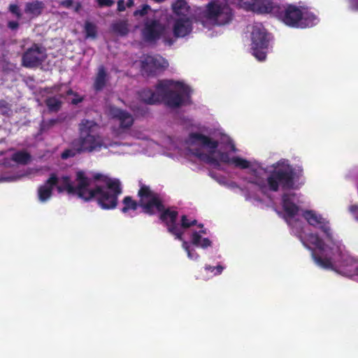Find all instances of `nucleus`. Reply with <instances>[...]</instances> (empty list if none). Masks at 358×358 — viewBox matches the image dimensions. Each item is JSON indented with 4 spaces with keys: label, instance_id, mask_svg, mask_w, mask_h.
<instances>
[{
    "label": "nucleus",
    "instance_id": "17",
    "mask_svg": "<svg viewBox=\"0 0 358 358\" xmlns=\"http://www.w3.org/2000/svg\"><path fill=\"white\" fill-rule=\"evenodd\" d=\"M173 17H191L190 8L185 0H177L172 5Z\"/></svg>",
    "mask_w": 358,
    "mask_h": 358
},
{
    "label": "nucleus",
    "instance_id": "11",
    "mask_svg": "<svg viewBox=\"0 0 358 358\" xmlns=\"http://www.w3.org/2000/svg\"><path fill=\"white\" fill-rule=\"evenodd\" d=\"M54 187L58 192H66L69 194L76 195V192H71L69 188L76 189V183L66 175L57 176L55 173L50 175V178L37 188L36 196L40 203H45L50 200L53 194Z\"/></svg>",
    "mask_w": 358,
    "mask_h": 358
},
{
    "label": "nucleus",
    "instance_id": "9",
    "mask_svg": "<svg viewBox=\"0 0 358 358\" xmlns=\"http://www.w3.org/2000/svg\"><path fill=\"white\" fill-rule=\"evenodd\" d=\"M99 125L92 120H85L80 124V136L76 142L78 151L98 152L110 145L98 134Z\"/></svg>",
    "mask_w": 358,
    "mask_h": 358
},
{
    "label": "nucleus",
    "instance_id": "22",
    "mask_svg": "<svg viewBox=\"0 0 358 358\" xmlns=\"http://www.w3.org/2000/svg\"><path fill=\"white\" fill-rule=\"evenodd\" d=\"M31 174H32V170L27 169V170L22 171L21 173H20V174L0 178V182H2V181L13 182V181L20 180L24 177H29Z\"/></svg>",
    "mask_w": 358,
    "mask_h": 358
},
{
    "label": "nucleus",
    "instance_id": "32",
    "mask_svg": "<svg viewBox=\"0 0 358 358\" xmlns=\"http://www.w3.org/2000/svg\"><path fill=\"white\" fill-rule=\"evenodd\" d=\"M61 4L66 8L72 7L73 10L76 12H78L80 8V4L79 3L73 4L72 0H66L64 1H62Z\"/></svg>",
    "mask_w": 358,
    "mask_h": 358
},
{
    "label": "nucleus",
    "instance_id": "13",
    "mask_svg": "<svg viewBox=\"0 0 358 358\" xmlns=\"http://www.w3.org/2000/svg\"><path fill=\"white\" fill-rule=\"evenodd\" d=\"M250 32L252 54L259 61H264L268 50L271 36L261 23L252 25Z\"/></svg>",
    "mask_w": 358,
    "mask_h": 358
},
{
    "label": "nucleus",
    "instance_id": "33",
    "mask_svg": "<svg viewBox=\"0 0 358 358\" xmlns=\"http://www.w3.org/2000/svg\"><path fill=\"white\" fill-rule=\"evenodd\" d=\"M150 10V7L148 5H143L141 8L137 9L134 11V16H143L146 15L148 11Z\"/></svg>",
    "mask_w": 358,
    "mask_h": 358
},
{
    "label": "nucleus",
    "instance_id": "3",
    "mask_svg": "<svg viewBox=\"0 0 358 358\" xmlns=\"http://www.w3.org/2000/svg\"><path fill=\"white\" fill-rule=\"evenodd\" d=\"M139 205L145 213L148 214L160 213L161 219L166 222L169 231L177 238L182 241V235L191 234L192 243L202 248H206L211 245L210 240L204 237L206 229L201 224H197L196 221L191 217L183 215L180 222L177 220V213L171 209L164 210L157 195L150 189L142 185L138 191Z\"/></svg>",
    "mask_w": 358,
    "mask_h": 358
},
{
    "label": "nucleus",
    "instance_id": "6",
    "mask_svg": "<svg viewBox=\"0 0 358 358\" xmlns=\"http://www.w3.org/2000/svg\"><path fill=\"white\" fill-rule=\"evenodd\" d=\"M190 92L189 87L184 82L166 80L159 83L155 92L150 90L141 91L140 98L149 104L163 101L170 107H177L188 101Z\"/></svg>",
    "mask_w": 358,
    "mask_h": 358
},
{
    "label": "nucleus",
    "instance_id": "12",
    "mask_svg": "<svg viewBox=\"0 0 358 358\" xmlns=\"http://www.w3.org/2000/svg\"><path fill=\"white\" fill-rule=\"evenodd\" d=\"M232 19L231 10L227 0H214L210 2L201 17L204 27L224 25Z\"/></svg>",
    "mask_w": 358,
    "mask_h": 358
},
{
    "label": "nucleus",
    "instance_id": "31",
    "mask_svg": "<svg viewBox=\"0 0 358 358\" xmlns=\"http://www.w3.org/2000/svg\"><path fill=\"white\" fill-rule=\"evenodd\" d=\"M47 105L51 110H57L60 107L61 101L56 98H50L48 99Z\"/></svg>",
    "mask_w": 358,
    "mask_h": 358
},
{
    "label": "nucleus",
    "instance_id": "37",
    "mask_svg": "<svg viewBox=\"0 0 358 358\" xmlns=\"http://www.w3.org/2000/svg\"><path fill=\"white\" fill-rule=\"evenodd\" d=\"M349 211L351 215L358 220V206L357 205H351L349 207Z\"/></svg>",
    "mask_w": 358,
    "mask_h": 358
},
{
    "label": "nucleus",
    "instance_id": "7",
    "mask_svg": "<svg viewBox=\"0 0 358 358\" xmlns=\"http://www.w3.org/2000/svg\"><path fill=\"white\" fill-rule=\"evenodd\" d=\"M302 215L309 225L319 229L321 232V234L300 235L301 242L312 251V257L314 259L315 255L320 253V249H327L336 241L334 238L329 220L321 214L313 210H307L303 212Z\"/></svg>",
    "mask_w": 358,
    "mask_h": 358
},
{
    "label": "nucleus",
    "instance_id": "30",
    "mask_svg": "<svg viewBox=\"0 0 358 358\" xmlns=\"http://www.w3.org/2000/svg\"><path fill=\"white\" fill-rule=\"evenodd\" d=\"M134 5V0H120L117 1V10L124 11L127 8L131 7Z\"/></svg>",
    "mask_w": 358,
    "mask_h": 358
},
{
    "label": "nucleus",
    "instance_id": "1",
    "mask_svg": "<svg viewBox=\"0 0 358 358\" xmlns=\"http://www.w3.org/2000/svg\"><path fill=\"white\" fill-rule=\"evenodd\" d=\"M187 152L217 169L225 165L248 169L243 178V192L246 199L259 200L267 189L285 192L276 204V211L292 224L300 213L299 196L291 191L295 180L302 174V169L294 167L287 159H280L264 168L255 159H247L233 153L237 151L233 139L220 124L214 122L190 132L185 141Z\"/></svg>",
    "mask_w": 358,
    "mask_h": 358
},
{
    "label": "nucleus",
    "instance_id": "5",
    "mask_svg": "<svg viewBox=\"0 0 358 358\" xmlns=\"http://www.w3.org/2000/svg\"><path fill=\"white\" fill-rule=\"evenodd\" d=\"M320 251L313 259L316 265L341 275L358 280V258L343 250L338 241L327 249H320Z\"/></svg>",
    "mask_w": 358,
    "mask_h": 358
},
{
    "label": "nucleus",
    "instance_id": "24",
    "mask_svg": "<svg viewBox=\"0 0 358 358\" xmlns=\"http://www.w3.org/2000/svg\"><path fill=\"white\" fill-rule=\"evenodd\" d=\"M182 248L183 249L187 252V257L189 259L196 261L199 258V255L195 252L194 248L190 245L189 243H188L186 241H184L182 243Z\"/></svg>",
    "mask_w": 358,
    "mask_h": 358
},
{
    "label": "nucleus",
    "instance_id": "23",
    "mask_svg": "<svg viewBox=\"0 0 358 358\" xmlns=\"http://www.w3.org/2000/svg\"><path fill=\"white\" fill-rule=\"evenodd\" d=\"M256 0H236V3L241 8L245 10L253 11Z\"/></svg>",
    "mask_w": 358,
    "mask_h": 358
},
{
    "label": "nucleus",
    "instance_id": "20",
    "mask_svg": "<svg viewBox=\"0 0 358 358\" xmlns=\"http://www.w3.org/2000/svg\"><path fill=\"white\" fill-rule=\"evenodd\" d=\"M122 212L125 214H131L134 212L138 206L136 202L130 196H126L122 201Z\"/></svg>",
    "mask_w": 358,
    "mask_h": 358
},
{
    "label": "nucleus",
    "instance_id": "41",
    "mask_svg": "<svg viewBox=\"0 0 358 358\" xmlns=\"http://www.w3.org/2000/svg\"><path fill=\"white\" fill-rule=\"evenodd\" d=\"M120 134V131H117V134L119 135Z\"/></svg>",
    "mask_w": 358,
    "mask_h": 358
},
{
    "label": "nucleus",
    "instance_id": "29",
    "mask_svg": "<svg viewBox=\"0 0 358 358\" xmlns=\"http://www.w3.org/2000/svg\"><path fill=\"white\" fill-rule=\"evenodd\" d=\"M66 99L68 101L73 104H76L82 100V98L79 95L74 94L71 90L67 92Z\"/></svg>",
    "mask_w": 358,
    "mask_h": 358
},
{
    "label": "nucleus",
    "instance_id": "25",
    "mask_svg": "<svg viewBox=\"0 0 358 358\" xmlns=\"http://www.w3.org/2000/svg\"><path fill=\"white\" fill-rule=\"evenodd\" d=\"M113 31L120 35H124L128 32V24L127 22H119L113 26Z\"/></svg>",
    "mask_w": 358,
    "mask_h": 358
},
{
    "label": "nucleus",
    "instance_id": "4",
    "mask_svg": "<svg viewBox=\"0 0 358 358\" xmlns=\"http://www.w3.org/2000/svg\"><path fill=\"white\" fill-rule=\"evenodd\" d=\"M74 182L76 189L69 188L76 192V196L84 201L94 199L99 206L104 210L115 208L117 205V197L121 194L120 181L107 176L96 173L92 180L86 172L77 171L75 174Z\"/></svg>",
    "mask_w": 358,
    "mask_h": 358
},
{
    "label": "nucleus",
    "instance_id": "38",
    "mask_svg": "<svg viewBox=\"0 0 358 358\" xmlns=\"http://www.w3.org/2000/svg\"><path fill=\"white\" fill-rule=\"evenodd\" d=\"M18 10H19V9H18V7L17 6H15V5H10V11L12 13L16 15V16L20 17V15Z\"/></svg>",
    "mask_w": 358,
    "mask_h": 358
},
{
    "label": "nucleus",
    "instance_id": "15",
    "mask_svg": "<svg viewBox=\"0 0 358 358\" xmlns=\"http://www.w3.org/2000/svg\"><path fill=\"white\" fill-rule=\"evenodd\" d=\"M45 57V54L43 48L34 45L24 54L23 64L26 66L32 67L38 64L44 59Z\"/></svg>",
    "mask_w": 358,
    "mask_h": 358
},
{
    "label": "nucleus",
    "instance_id": "14",
    "mask_svg": "<svg viewBox=\"0 0 358 358\" xmlns=\"http://www.w3.org/2000/svg\"><path fill=\"white\" fill-rule=\"evenodd\" d=\"M142 68L147 72H155L157 70L164 69L168 67V62L161 56H144L141 61Z\"/></svg>",
    "mask_w": 358,
    "mask_h": 358
},
{
    "label": "nucleus",
    "instance_id": "40",
    "mask_svg": "<svg viewBox=\"0 0 358 358\" xmlns=\"http://www.w3.org/2000/svg\"><path fill=\"white\" fill-rule=\"evenodd\" d=\"M173 147H174V146H173V144H171V145H169V149H172Z\"/></svg>",
    "mask_w": 358,
    "mask_h": 358
},
{
    "label": "nucleus",
    "instance_id": "34",
    "mask_svg": "<svg viewBox=\"0 0 358 358\" xmlns=\"http://www.w3.org/2000/svg\"><path fill=\"white\" fill-rule=\"evenodd\" d=\"M75 148L73 149H68L62 152V159H67L69 157H71L76 155V152H78L76 149V143H74Z\"/></svg>",
    "mask_w": 358,
    "mask_h": 358
},
{
    "label": "nucleus",
    "instance_id": "27",
    "mask_svg": "<svg viewBox=\"0 0 358 358\" xmlns=\"http://www.w3.org/2000/svg\"><path fill=\"white\" fill-rule=\"evenodd\" d=\"M29 159V155L24 152H19L13 155V160L20 164L27 163Z\"/></svg>",
    "mask_w": 358,
    "mask_h": 358
},
{
    "label": "nucleus",
    "instance_id": "10",
    "mask_svg": "<svg viewBox=\"0 0 358 358\" xmlns=\"http://www.w3.org/2000/svg\"><path fill=\"white\" fill-rule=\"evenodd\" d=\"M278 17L285 24L294 28L304 29L319 22L317 17L307 8L294 4L284 6Z\"/></svg>",
    "mask_w": 358,
    "mask_h": 358
},
{
    "label": "nucleus",
    "instance_id": "2",
    "mask_svg": "<svg viewBox=\"0 0 358 358\" xmlns=\"http://www.w3.org/2000/svg\"><path fill=\"white\" fill-rule=\"evenodd\" d=\"M139 205L145 213L148 214L160 213L161 219L166 222L169 231L177 238L182 241V235L191 234L192 243L202 248H206L211 245L210 240L204 237L206 229L201 224H197L196 221L191 217L183 215L180 222L177 220V213L171 209L164 210L157 195L150 189L142 185L138 191Z\"/></svg>",
    "mask_w": 358,
    "mask_h": 358
},
{
    "label": "nucleus",
    "instance_id": "28",
    "mask_svg": "<svg viewBox=\"0 0 358 358\" xmlns=\"http://www.w3.org/2000/svg\"><path fill=\"white\" fill-rule=\"evenodd\" d=\"M223 270L224 267L221 265H218L217 266H206L205 267V271L210 274L209 277L220 275Z\"/></svg>",
    "mask_w": 358,
    "mask_h": 358
},
{
    "label": "nucleus",
    "instance_id": "35",
    "mask_svg": "<svg viewBox=\"0 0 358 358\" xmlns=\"http://www.w3.org/2000/svg\"><path fill=\"white\" fill-rule=\"evenodd\" d=\"M100 7H110L114 4L113 0H96Z\"/></svg>",
    "mask_w": 358,
    "mask_h": 358
},
{
    "label": "nucleus",
    "instance_id": "8",
    "mask_svg": "<svg viewBox=\"0 0 358 358\" xmlns=\"http://www.w3.org/2000/svg\"><path fill=\"white\" fill-rule=\"evenodd\" d=\"M192 29L191 17H171L166 26L156 20H148L142 29V35L148 41H154L161 37L169 41L172 34L176 37H185L192 32Z\"/></svg>",
    "mask_w": 358,
    "mask_h": 358
},
{
    "label": "nucleus",
    "instance_id": "21",
    "mask_svg": "<svg viewBox=\"0 0 358 358\" xmlns=\"http://www.w3.org/2000/svg\"><path fill=\"white\" fill-rule=\"evenodd\" d=\"M106 74L104 69L100 68L94 82V87L96 90H100L104 86L106 80Z\"/></svg>",
    "mask_w": 358,
    "mask_h": 358
},
{
    "label": "nucleus",
    "instance_id": "16",
    "mask_svg": "<svg viewBox=\"0 0 358 358\" xmlns=\"http://www.w3.org/2000/svg\"><path fill=\"white\" fill-rule=\"evenodd\" d=\"M108 114L117 120L122 128H128L133 123V117L131 115L116 107H110Z\"/></svg>",
    "mask_w": 358,
    "mask_h": 358
},
{
    "label": "nucleus",
    "instance_id": "39",
    "mask_svg": "<svg viewBox=\"0 0 358 358\" xmlns=\"http://www.w3.org/2000/svg\"><path fill=\"white\" fill-rule=\"evenodd\" d=\"M9 27H10L11 29H15V28L17 27V23H15V22H10V23H9Z\"/></svg>",
    "mask_w": 358,
    "mask_h": 358
},
{
    "label": "nucleus",
    "instance_id": "26",
    "mask_svg": "<svg viewBox=\"0 0 358 358\" xmlns=\"http://www.w3.org/2000/svg\"><path fill=\"white\" fill-rule=\"evenodd\" d=\"M85 31L87 38H94L96 36V26L91 22H85Z\"/></svg>",
    "mask_w": 358,
    "mask_h": 358
},
{
    "label": "nucleus",
    "instance_id": "36",
    "mask_svg": "<svg viewBox=\"0 0 358 358\" xmlns=\"http://www.w3.org/2000/svg\"><path fill=\"white\" fill-rule=\"evenodd\" d=\"M348 7L352 10H358V0H347Z\"/></svg>",
    "mask_w": 358,
    "mask_h": 358
},
{
    "label": "nucleus",
    "instance_id": "19",
    "mask_svg": "<svg viewBox=\"0 0 358 358\" xmlns=\"http://www.w3.org/2000/svg\"><path fill=\"white\" fill-rule=\"evenodd\" d=\"M42 4L39 2L29 3L26 6L24 12V19H31L40 14L42 10Z\"/></svg>",
    "mask_w": 358,
    "mask_h": 358
},
{
    "label": "nucleus",
    "instance_id": "18",
    "mask_svg": "<svg viewBox=\"0 0 358 358\" xmlns=\"http://www.w3.org/2000/svg\"><path fill=\"white\" fill-rule=\"evenodd\" d=\"M254 12L257 13H271L275 9V6L271 0H256Z\"/></svg>",
    "mask_w": 358,
    "mask_h": 358
}]
</instances>
